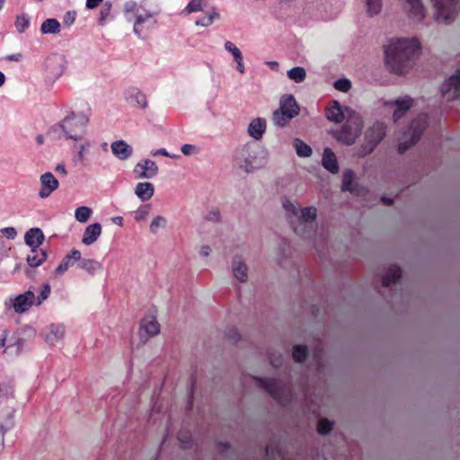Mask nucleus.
I'll return each instance as SVG.
<instances>
[{
	"mask_svg": "<svg viewBox=\"0 0 460 460\" xmlns=\"http://www.w3.org/2000/svg\"><path fill=\"white\" fill-rule=\"evenodd\" d=\"M325 115L329 120L335 123L346 119L341 129L335 133V137L346 145L353 144L362 128V119L358 113L349 108H342L337 101H332L327 105Z\"/></svg>",
	"mask_w": 460,
	"mask_h": 460,
	"instance_id": "f257e3e1",
	"label": "nucleus"
},
{
	"mask_svg": "<svg viewBox=\"0 0 460 460\" xmlns=\"http://www.w3.org/2000/svg\"><path fill=\"white\" fill-rule=\"evenodd\" d=\"M420 49L415 39H397L392 40L385 49V61L395 74H403L411 58Z\"/></svg>",
	"mask_w": 460,
	"mask_h": 460,
	"instance_id": "f03ea898",
	"label": "nucleus"
},
{
	"mask_svg": "<svg viewBox=\"0 0 460 460\" xmlns=\"http://www.w3.org/2000/svg\"><path fill=\"white\" fill-rule=\"evenodd\" d=\"M49 295L50 286L45 284L42 286L39 296H36L32 291L28 290L10 298L9 301L5 303V305L11 306L17 314H23L28 312L33 305H40Z\"/></svg>",
	"mask_w": 460,
	"mask_h": 460,
	"instance_id": "7ed1b4c3",
	"label": "nucleus"
},
{
	"mask_svg": "<svg viewBox=\"0 0 460 460\" xmlns=\"http://www.w3.org/2000/svg\"><path fill=\"white\" fill-rule=\"evenodd\" d=\"M283 206L285 209L296 217L299 222L298 226H295V222L292 221L294 231L300 235H304L305 228H307L309 225H312L316 217V209L314 208L299 209L289 201L285 202Z\"/></svg>",
	"mask_w": 460,
	"mask_h": 460,
	"instance_id": "20e7f679",
	"label": "nucleus"
},
{
	"mask_svg": "<svg viewBox=\"0 0 460 460\" xmlns=\"http://www.w3.org/2000/svg\"><path fill=\"white\" fill-rule=\"evenodd\" d=\"M299 113V106L292 95H284L280 107L273 113V120L279 126H284Z\"/></svg>",
	"mask_w": 460,
	"mask_h": 460,
	"instance_id": "39448f33",
	"label": "nucleus"
},
{
	"mask_svg": "<svg viewBox=\"0 0 460 460\" xmlns=\"http://www.w3.org/2000/svg\"><path fill=\"white\" fill-rule=\"evenodd\" d=\"M426 115L420 116L416 120H414L409 130L403 133L402 138L399 143V152L403 153L406 151L410 146L415 144L419 139L426 127Z\"/></svg>",
	"mask_w": 460,
	"mask_h": 460,
	"instance_id": "423d86ee",
	"label": "nucleus"
},
{
	"mask_svg": "<svg viewBox=\"0 0 460 460\" xmlns=\"http://www.w3.org/2000/svg\"><path fill=\"white\" fill-rule=\"evenodd\" d=\"M437 8L436 20L442 22H450L456 17L458 7L456 0H433Z\"/></svg>",
	"mask_w": 460,
	"mask_h": 460,
	"instance_id": "0eeeda50",
	"label": "nucleus"
},
{
	"mask_svg": "<svg viewBox=\"0 0 460 460\" xmlns=\"http://www.w3.org/2000/svg\"><path fill=\"white\" fill-rule=\"evenodd\" d=\"M385 135V126L383 123L376 122L366 133L367 146L363 148L362 155L371 153L374 147L383 139Z\"/></svg>",
	"mask_w": 460,
	"mask_h": 460,
	"instance_id": "6e6552de",
	"label": "nucleus"
},
{
	"mask_svg": "<svg viewBox=\"0 0 460 460\" xmlns=\"http://www.w3.org/2000/svg\"><path fill=\"white\" fill-rule=\"evenodd\" d=\"M441 93L447 101L460 98V70L443 84Z\"/></svg>",
	"mask_w": 460,
	"mask_h": 460,
	"instance_id": "1a4fd4ad",
	"label": "nucleus"
},
{
	"mask_svg": "<svg viewBox=\"0 0 460 460\" xmlns=\"http://www.w3.org/2000/svg\"><path fill=\"white\" fill-rule=\"evenodd\" d=\"M157 172V166L154 161L144 160L139 162L135 169L134 173L137 178H151Z\"/></svg>",
	"mask_w": 460,
	"mask_h": 460,
	"instance_id": "9d476101",
	"label": "nucleus"
},
{
	"mask_svg": "<svg viewBox=\"0 0 460 460\" xmlns=\"http://www.w3.org/2000/svg\"><path fill=\"white\" fill-rule=\"evenodd\" d=\"M260 386L265 388L269 394L276 400H281L284 392L287 390L279 382L276 380L257 379Z\"/></svg>",
	"mask_w": 460,
	"mask_h": 460,
	"instance_id": "9b49d317",
	"label": "nucleus"
},
{
	"mask_svg": "<svg viewBox=\"0 0 460 460\" xmlns=\"http://www.w3.org/2000/svg\"><path fill=\"white\" fill-rule=\"evenodd\" d=\"M41 189L40 190V196L41 198H47L58 187V181L50 172L43 174L40 178Z\"/></svg>",
	"mask_w": 460,
	"mask_h": 460,
	"instance_id": "f8f14e48",
	"label": "nucleus"
},
{
	"mask_svg": "<svg viewBox=\"0 0 460 460\" xmlns=\"http://www.w3.org/2000/svg\"><path fill=\"white\" fill-rule=\"evenodd\" d=\"M405 10L411 19L421 21L425 17V10L420 0H405Z\"/></svg>",
	"mask_w": 460,
	"mask_h": 460,
	"instance_id": "ddd939ff",
	"label": "nucleus"
},
{
	"mask_svg": "<svg viewBox=\"0 0 460 460\" xmlns=\"http://www.w3.org/2000/svg\"><path fill=\"white\" fill-rule=\"evenodd\" d=\"M101 225L98 223L92 224L86 227L83 235L82 242L86 245H90L98 239V237L101 235Z\"/></svg>",
	"mask_w": 460,
	"mask_h": 460,
	"instance_id": "4468645a",
	"label": "nucleus"
},
{
	"mask_svg": "<svg viewBox=\"0 0 460 460\" xmlns=\"http://www.w3.org/2000/svg\"><path fill=\"white\" fill-rule=\"evenodd\" d=\"M25 243L31 248H39L44 240V234L40 228H31L25 234Z\"/></svg>",
	"mask_w": 460,
	"mask_h": 460,
	"instance_id": "2eb2a0df",
	"label": "nucleus"
},
{
	"mask_svg": "<svg viewBox=\"0 0 460 460\" xmlns=\"http://www.w3.org/2000/svg\"><path fill=\"white\" fill-rule=\"evenodd\" d=\"M414 101L410 97H404L395 102L396 109L394 111V119L397 121L404 113L412 107Z\"/></svg>",
	"mask_w": 460,
	"mask_h": 460,
	"instance_id": "dca6fc26",
	"label": "nucleus"
},
{
	"mask_svg": "<svg viewBox=\"0 0 460 460\" xmlns=\"http://www.w3.org/2000/svg\"><path fill=\"white\" fill-rule=\"evenodd\" d=\"M111 151L118 158L124 160L132 154V148L124 141H116L111 145Z\"/></svg>",
	"mask_w": 460,
	"mask_h": 460,
	"instance_id": "f3484780",
	"label": "nucleus"
},
{
	"mask_svg": "<svg viewBox=\"0 0 460 460\" xmlns=\"http://www.w3.org/2000/svg\"><path fill=\"white\" fill-rule=\"evenodd\" d=\"M323 165L329 172L335 173L339 170L336 155L330 148H325L323 155Z\"/></svg>",
	"mask_w": 460,
	"mask_h": 460,
	"instance_id": "a211bd4d",
	"label": "nucleus"
},
{
	"mask_svg": "<svg viewBox=\"0 0 460 460\" xmlns=\"http://www.w3.org/2000/svg\"><path fill=\"white\" fill-rule=\"evenodd\" d=\"M46 258V252L39 247L31 248L26 260L31 267H38L45 261Z\"/></svg>",
	"mask_w": 460,
	"mask_h": 460,
	"instance_id": "6ab92c4d",
	"label": "nucleus"
},
{
	"mask_svg": "<svg viewBox=\"0 0 460 460\" xmlns=\"http://www.w3.org/2000/svg\"><path fill=\"white\" fill-rule=\"evenodd\" d=\"M140 331L146 332L151 337L159 332L160 327L154 316H147L142 320Z\"/></svg>",
	"mask_w": 460,
	"mask_h": 460,
	"instance_id": "aec40b11",
	"label": "nucleus"
},
{
	"mask_svg": "<svg viewBox=\"0 0 460 460\" xmlns=\"http://www.w3.org/2000/svg\"><path fill=\"white\" fill-rule=\"evenodd\" d=\"M266 128V122L264 119H253L249 126L248 131L249 134L254 137L255 139H259L261 137Z\"/></svg>",
	"mask_w": 460,
	"mask_h": 460,
	"instance_id": "412c9836",
	"label": "nucleus"
},
{
	"mask_svg": "<svg viewBox=\"0 0 460 460\" xmlns=\"http://www.w3.org/2000/svg\"><path fill=\"white\" fill-rule=\"evenodd\" d=\"M226 49L232 53L234 60L237 63V70L241 73H244V66L243 63V56L240 49L231 41H226L225 44Z\"/></svg>",
	"mask_w": 460,
	"mask_h": 460,
	"instance_id": "4be33fe9",
	"label": "nucleus"
},
{
	"mask_svg": "<svg viewBox=\"0 0 460 460\" xmlns=\"http://www.w3.org/2000/svg\"><path fill=\"white\" fill-rule=\"evenodd\" d=\"M136 194L142 200H148L154 194V187L150 182H140L137 185Z\"/></svg>",
	"mask_w": 460,
	"mask_h": 460,
	"instance_id": "5701e85b",
	"label": "nucleus"
},
{
	"mask_svg": "<svg viewBox=\"0 0 460 460\" xmlns=\"http://www.w3.org/2000/svg\"><path fill=\"white\" fill-rule=\"evenodd\" d=\"M233 271L234 277L240 280L241 282H244L247 279V268L246 266L239 260H234L233 262Z\"/></svg>",
	"mask_w": 460,
	"mask_h": 460,
	"instance_id": "b1692460",
	"label": "nucleus"
},
{
	"mask_svg": "<svg viewBox=\"0 0 460 460\" xmlns=\"http://www.w3.org/2000/svg\"><path fill=\"white\" fill-rule=\"evenodd\" d=\"M401 277V270L397 266H393L388 270V272L382 279V284L388 287L390 284L394 283Z\"/></svg>",
	"mask_w": 460,
	"mask_h": 460,
	"instance_id": "393cba45",
	"label": "nucleus"
},
{
	"mask_svg": "<svg viewBox=\"0 0 460 460\" xmlns=\"http://www.w3.org/2000/svg\"><path fill=\"white\" fill-rule=\"evenodd\" d=\"M60 24L56 19H47L41 24L42 33H57L59 31Z\"/></svg>",
	"mask_w": 460,
	"mask_h": 460,
	"instance_id": "a878e982",
	"label": "nucleus"
},
{
	"mask_svg": "<svg viewBox=\"0 0 460 460\" xmlns=\"http://www.w3.org/2000/svg\"><path fill=\"white\" fill-rule=\"evenodd\" d=\"M80 267L88 273L93 274L102 268V265L95 260L84 259L80 262Z\"/></svg>",
	"mask_w": 460,
	"mask_h": 460,
	"instance_id": "bb28decb",
	"label": "nucleus"
},
{
	"mask_svg": "<svg viewBox=\"0 0 460 460\" xmlns=\"http://www.w3.org/2000/svg\"><path fill=\"white\" fill-rule=\"evenodd\" d=\"M206 6V0H190L188 5L185 7L184 12L187 14H190L191 13L203 11Z\"/></svg>",
	"mask_w": 460,
	"mask_h": 460,
	"instance_id": "cd10ccee",
	"label": "nucleus"
},
{
	"mask_svg": "<svg viewBox=\"0 0 460 460\" xmlns=\"http://www.w3.org/2000/svg\"><path fill=\"white\" fill-rule=\"evenodd\" d=\"M305 70L300 66L294 67L288 72V76L296 83L303 82L305 78Z\"/></svg>",
	"mask_w": 460,
	"mask_h": 460,
	"instance_id": "c85d7f7f",
	"label": "nucleus"
},
{
	"mask_svg": "<svg viewBox=\"0 0 460 460\" xmlns=\"http://www.w3.org/2000/svg\"><path fill=\"white\" fill-rule=\"evenodd\" d=\"M367 7V12L369 15L377 14L382 8L381 0H364Z\"/></svg>",
	"mask_w": 460,
	"mask_h": 460,
	"instance_id": "c756f323",
	"label": "nucleus"
},
{
	"mask_svg": "<svg viewBox=\"0 0 460 460\" xmlns=\"http://www.w3.org/2000/svg\"><path fill=\"white\" fill-rule=\"evenodd\" d=\"M294 146L299 156L306 157L312 153L311 147L299 139H296Z\"/></svg>",
	"mask_w": 460,
	"mask_h": 460,
	"instance_id": "7c9ffc66",
	"label": "nucleus"
},
{
	"mask_svg": "<svg viewBox=\"0 0 460 460\" xmlns=\"http://www.w3.org/2000/svg\"><path fill=\"white\" fill-rule=\"evenodd\" d=\"M353 179H354V174L351 171H346L343 172V177H342V190H349L351 192L354 191V189L352 187Z\"/></svg>",
	"mask_w": 460,
	"mask_h": 460,
	"instance_id": "2f4dec72",
	"label": "nucleus"
},
{
	"mask_svg": "<svg viewBox=\"0 0 460 460\" xmlns=\"http://www.w3.org/2000/svg\"><path fill=\"white\" fill-rule=\"evenodd\" d=\"M91 214H92V210L89 208L79 207L75 210V218L79 222L84 223V222H86L90 218Z\"/></svg>",
	"mask_w": 460,
	"mask_h": 460,
	"instance_id": "473e14b6",
	"label": "nucleus"
},
{
	"mask_svg": "<svg viewBox=\"0 0 460 460\" xmlns=\"http://www.w3.org/2000/svg\"><path fill=\"white\" fill-rule=\"evenodd\" d=\"M30 24L29 18L26 14H21L16 17L15 27L19 32H23Z\"/></svg>",
	"mask_w": 460,
	"mask_h": 460,
	"instance_id": "72a5a7b5",
	"label": "nucleus"
},
{
	"mask_svg": "<svg viewBox=\"0 0 460 460\" xmlns=\"http://www.w3.org/2000/svg\"><path fill=\"white\" fill-rule=\"evenodd\" d=\"M215 17H218V13L213 10L204 17L197 20L196 24L201 26H208L213 22Z\"/></svg>",
	"mask_w": 460,
	"mask_h": 460,
	"instance_id": "f704fd0d",
	"label": "nucleus"
},
{
	"mask_svg": "<svg viewBox=\"0 0 460 460\" xmlns=\"http://www.w3.org/2000/svg\"><path fill=\"white\" fill-rule=\"evenodd\" d=\"M305 357H306L305 347L300 346V345H297V346L294 347V349H293V358L296 362L303 361L305 358Z\"/></svg>",
	"mask_w": 460,
	"mask_h": 460,
	"instance_id": "c9c22d12",
	"label": "nucleus"
},
{
	"mask_svg": "<svg viewBox=\"0 0 460 460\" xmlns=\"http://www.w3.org/2000/svg\"><path fill=\"white\" fill-rule=\"evenodd\" d=\"M332 428V423L327 419H321L318 421L317 430L320 434H327L329 431H331Z\"/></svg>",
	"mask_w": 460,
	"mask_h": 460,
	"instance_id": "e433bc0d",
	"label": "nucleus"
},
{
	"mask_svg": "<svg viewBox=\"0 0 460 460\" xmlns=\"http://www.w3.org/2000/svg\"><path fill=\"white\" fill-rule=\"evenodd\" d=\"M73 265V263L70 261V259L69 258H66L65 257L62 261L60 262V264L58 266V268L56 269L55 270V274L56 276H60L62 275L63 273H65L68 269L69 267H71Z\"/></svg>",
	"mask_w": 460,
	"mask_h": 460,
	"instance_id": "4c0bfd02",
	"label": "nucleus"
},
{
	"mask_svg": "<svg viewBox=\"0 0 460 460\" xmlns=\"http://www.w3.org/2000/svg\"><path fill=\"white\" fill-rule=\"evenodd\" d=\"M165 223H166V220L162 217H155L151 225H150V230L153 232V233H156L157 229L159 227H164L165 226Z\"/></svg>",
	"mask_w": 460,
	"mask_h": 460,
	"instance_id": "58836bf2",
	"label": "nucleus"
},
{
	"mask_svg": "<svg viewBox=\"0 0 460 460\" xmlns=\"http://www.w3.org/2000/svg\"><path fill=\"white\" fill-rule=\"evenodd\" d=\"M334 86L339 91L347 92L350 88V82L347 79H340L335 82Z\"/></svg>",
	"mask_w": 460,
	"mask_h": 460,
	"instance_id": "ea45409f",
	"label": "nucleus"
},
{
	"mask_svg": "<svg viewBox=\"0 0 460 460\" xmlns=\"http://www.w3.org/2000/svg\"><path fill=\"white\" fill-rule=\"evenodd\" d=\"M2 233L9 239H13L16 236V230L13 227H5L2 229Z\"/></svg>",
	"mask_w": 460,
	"mask_h": 460,
	"instance_id": "a19ab883",
	"label": "nucleus"
},
{
	"mask_svg": "<svg viewBox=\"0 0 460 460\" xmlns=\"http://www.w3.org/2000/svg\"><path fill=\"white\" fill-rule=\"evenodd\" d=\"M66 257L69 258L70 261L74 264L75 261H77L81 259V252L78 250L74 249Z\"/></svg>",
	"mask_w": 460,
	"mask_h": 460,
	"instance_id": "79ce46f5",
	"label": "nucleus"
},
{
	"mask_svg": "<svg viewBox=\"0 0 460 460\" xmlns=\"http://www.w3.org/2000/svg\"><path fill=\"white\" fill-rule=\"evenodd\" d=\"M9 331L4 329L2 331L0 334V348H4L7 341V337L9 335Z\"/></svg>",
	"mask_w": 460,
	"mask_h": 460,
	"instance_id": "37998d69",
	"label": "nucleus"
},
{
	"mask_svg": "<svg viewBox=\"0 0 460 460\" xmlns=\"http://www.w3.org/2000/svg\"><path fill=\"white\" fill-rule=\"evenodd\" d=\"M136 99H137V103L142 107V108H145L146 107L147 105V101H146V98L144 94L138 93H137V96H136Z\"/></svg>",
	"mask_w": 460,
	"mask_h": 460,
	"instance_id": "c03bdc74",
	"label": "nucleus"
},
{
	"mask_svg": "<svg viewBox=\"0 0 460 460\" xmlns=\"http://www.w3.org/2000/svg\"><path fill=\"white\" fill-rule=\"evenodd\" d=\"M103 0H87L86 7L88 9H94L101 4Z\"/></svg>",
	"mask_w": 460,
	"mask_h": 460,
	"instance_id": "a18cd8bd",
	"label": "nucleus"
},
{
	"mask_svg": "<svg viewBox=\"0 0 460 460\" xmlns=\"http://www.w3.org/2000/svg\"><path fill=\"white\" fill-rule=\"evenodd\" d=\"M194 149V146H191V145H184L182 147H181V152L184 154V155H190L192 153Z\"/></svg>",
	"mask_w": 460,
	"mask_h": 460,
	"instance_id": "49530a36",
	"label": "nucleus"
},
{
	"mask_svg": "<svg viewBox=\"0 0 460 460\" xmlns=\"http://www.w3.org/2000/svg\"><path fill=\"white\" fill-rule=\"evenodd\" d=\"M110 6L106 9V11L102 10L101 20H104L109 15Z\"/></svg>",
	"mask_w": 460,
	"mask_h": 460,
	"instance_id": "de8ad7c7",
	"label": "nucleus"
},
{
	"mask_svg": "<svg viewBox=\"0 0 460 460\" xmlns=\"http://www.w3.org/2000/svg\"><path fill=\"white\" fill-rule=\"evenodd\" d=\"M20 58H21L20 54L8 57L9 60H13V61H18V60H20Z\"/></svg>",
	"mask_w": 460,
	"mask_h": 460,
	"instance_id": "09e8293b",
	"label": "nucleus"
},
{
	"mask_svg": "<svg viewBox=\"0 0 460 460\" xmlns=\"http://www.w3.org/2000/svg\"><path fill=\"white\" fill-rule=\"evenodd\" d=\"M56 171L59 172H62L64 174L66 173L65 166L61 165V164L57 166Z\"/></svg>",
	"mask_w": 460,
	"mask_h": 460,
	"instance_id": "8fccbe9b",
	"label": "nucleus"
},
{
	"mask_svg": "<svg viewBox=\"0 0 460 460\" xmlns=\"http://www.w3.org/2000/svg\"><path fill=\"white\" fill-rule=\"evenodd\" d=\"M242 167L244 169L245 172H250L253 167L252 166H250L248 165L247 162H245V164L244 165H242Z\"/></svg>",
	"mask_w": 460,
	"mask_h": 460,
	"instance_id": "3c124183",
	"label": "nucleus"
},
{
	"mask_svg": "<svg viewBox=\"0 0 460 460\" xmlns=\"http://www.w3.org/2000/svg\"><path fill=\"white\" fill-rule=\"evenodd\" d=\"M201 252L205 256H207L209 254L210 249L209 247H203Z\"/></svg>",
	"mask_w": 460,
	"mask_h": 460,
	"instance_id": "603ef678",
	"label": "nucleus"
},
{
	"mask_svg": "<svg viewBox=\"0 0 460 460\" xmlns=\"http://www.w3.org/2000/svg\"><path fill=\"white\" fill-rule=\"evenodd\" d=\"M5 77L3 73L0 72V86H2L4 83Z\"/></svg>",
	"mask_w": 460,
	"mask_h": 460,
	"instance_id": "864d4df0",
	"label": "nucleus"
},
{
	"mask_svg": "<svg viewBox=\"0 0 460 460\" xmlns=\"http://www.w3.org/2000/svg\"><path fill=\"white\" fill-rule=\"evenodd\" d=\"M383 202L385 203L386 205H390L392 203V201L388 199H385V198H383L382 199Z\"/></svg>",
	"mask_w": 460,
	"mask_h": 460,
	"instance_id": "5fc2aeb1",
	"label": "nucleus"
},
{
	"mask_svg": "<svg viewBox=\"0 0 460 460\" xmlns=\"http://www.w3.org/2000/svg\"><path fill=\"white\" fill-rule=\"evenodd\" d=\"M4 0H0V10L3 8Z\"/></svg>",
	"mask_w": 460,
	"mask_h": 460,
	"instance_id": "6e6d98bb",
	"label": "nucleus"
},
{
	"mask_svg": "<svg viewBox=\"0 0 460 460\" xmlns=\"http://www.w3.org/2000/svg\"><path fill=\"white\" fill-rule=\"evenodd\" d=\"M270 66H278V63H277V62H272V63L270 64Z\"/></svg>",
	"mask_w": 460,
	"mask_h": 460,
	"instance_id": "4d7b16f0",
	"label": "nucleus"
},
{
	"mask_svg": "<svg viewBox=\"0 0 460 460\" xmlns=\"http://www.w3.org/2000/svg\"><path fill=\"white\" fill-rule=\"evenodd\" d=\"M161 154H163L164 155H167V153L164 150L161 151Z\"/></svg>",
	"mask_w": 460,
	"mask_h": 460,
	"instance_id": "13d9d810",
	"label": "nucleus"
}]
</instances>
